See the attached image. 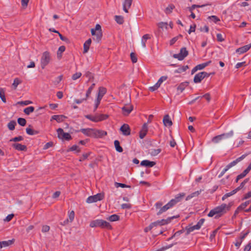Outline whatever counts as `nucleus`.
<instances>
[{
  "mask_svg": "<svg viewBox=\"0 0 251 251\" xmlns=\"http://www.w3.org/2000/svg\"><path fill=\"white\" fill-rule=\"evenodd\" d=\"M232 204V202H231L228 204L223 203L220 205L215 207L210 211L208 214V216L209 217H214L215 219L221 217L230 210Z\"/></svg>",
  "mask_w": 251,
  "mask_h": 251,
  "instance_id": "obj_1",
  "label": "nucleus"
},
{
  "mask_svg": "<svg viewBox=\"0 0 251 251\" xmlns=\"http://www.w3.org/2000/svg\"><path fill=\"white\" fill-rule=\"evenodd\" d=\"M80 131L84 135L93 138H101L107 135L106 131L96 128H82Z\"/></svg>",
  "mask_w": 251,
  "mask_h": 251,
  "instance_id": "obj_2",
  "label": "nucleus"
},
{
  "mask_svg": "<svg viewBox=\"0 0 251 251\" xmlns=\"http://www.w3.org/2000/svg\"><path fill=\"white\" fill-rule=\"evenodd\" d=\"M90 226L91 227H99L107 229H112V226L108 222L101 219L92 221L90 223Z\"/></svg>",
  "mask_w": 251,
  "mask_h": 251,
  "instance_id": "obj_3",
  "label": "nucleus"
},
{
  "mask_svg": "<svg viewBox=\"0 0 251 251\" xmlns=\"http://www.w3.org/2000/svg\"><path fill=\"white\" fill-rule=\"evenodd\" d=\"M85 117L92 122L97 123L107 119L108 115L107 114H97L95 116L86 115Z\"/></svg>",
  "mask_w": 251,
  "mask_h": 251,
  "instance_id": "obj_4",
  "label": "nucleus"
},
{
  "mask_svg": "<svg viewBox=\"0 0 251 251\" xmlns=\"http://www.w3.org/2000/svg\"><path fill=\"white\" fill-rule=\"evenodd\" d=\"M51 61V55L50 52L46 51L42 53L41 58V66L43 69Z\"/></svg>",
  "mask_w": 251,
  "mask_h": 251,
  "instance_id": "obj_5",
  "label": "nucleus"
},
{
  "mask_svg": "<svg viewBox=\"0 0 251 251\" xmlns=\"http://www.w3.org/2000/svg\"><path fill=\"white\" fill-rule=\"evenodd\" d=\"M214 73H207L205 72H200L196 74L194 78L195 83H200L205 77H208L211 75H214Z\"/></svg>",
  "mask_w": 251,
  "mask_h": 251,
  "instance_id": "obj_6",
  "label": "nucleus"
},
{
  "mask_svg": "<svg viewBox=\"0 0 251 251\" xmlns=\"http://www.w3.org/2000/svg\"><path fill=\"white\" fill-rule=\"evenodd\" d=\"M233 135V131H230V132L226 133H223L215 136L212 139V142L214 143H218L222 140L231 137Z\"/></svg>",
  "mask_w": 251,
  "mask_h": 251,
  "instance_id": "obj_7",
  "label": "nucleus"
},
{
  "mask_svg": "<svg viewBox=\"0 0 251 251\" xmlns=\"http://www.w3.org/2000/svg\"><path fill=\"white\" fill-rule=\"evenodd\" d=\"M104 197L103 193H98L96 195L89 197L86 200L87 203L95 202L98 201L102 200Z\"/></svg>",
  "mask_w": 251,
  "mask_h": 251,
  "instance_id": "obj_8",
  "label": "nucleus"
},
{
  "mask_svg": "<svg viewBox=\"0 0 251 251\" xmlns=\"http://www.w3.org/2000/svg\"><path fill=\"white\" fill-rule=\"evenodd\" d=\"M188 54V51L185 48H182L180 50V52L177 54H174L173 57L176 58L179 60H182L186 57Z\"/></svg>",
  "mask_w": 251,
  "mask_h": 251,
  "instance_id": "obj_9",
  "label": "nucleus"
},
{
  "mask_svg": "<svg viewBox=\"0 0 251 251\" xmlns=\"http://www.w3.org/2000/svg\"><path fill=\"white\" fill-rule=\"evenodd\" d=\"M58 137L61 139H65L66 140H70L72 139L71 135L68 133L64 132L62 128H58L57 130Z\"/></svg>",
  "mask_w": 251,
  "mask_h": 251,
  "instance_id": "obj_10",
  "label": "nucleus"
},
{
  "mask_svg": "<svg viewBox=\"0 0 251 251\" xmlns=\"http://www.w3.org/2000/svg\"><path fill=\"white\" fill-rule=\"evenodd\" d=\"M175 217H172L168 218L167 219H162L160 221H157L156 222H154L153 223H152V226H153V227L157 226H161L163 225H167L171 222L172 219L174 218Z\"/></svg>",
  "mask_w": 251,
  "mask_h": 251,
  "instance_id": "obj_11",
  "label": "nucleus"
},
{
  "mask_svg": "<svg viewBox=\"0 0 251 251\" xmlns=\"http://www.w3.org/2000/svg\"><path fill=\"white\" fill-rule=\"evenodd\" d=\"M204 222V219H201L198 222L197 225L189 227L187 229V232H191L193 231L195 229H197V230L199 229L201 227V226L203 225Z\"/></svg>",
  "mask_w": 251,
  "mask_h": 251,
  "instance_id": "obj_12",
  "label": "nucleus"
},
{
  "mask_svg": "<svg viewBox=\"0 0 251 251\" xmlns=\"http://www.w3.org/2000/svg\"><path fill=\"white\" fill-rule=\"evenodd\" d=\"M185 195V194L183 193H180L177 195L174 199H172L170 201V202H172V204L173 205V206L175 205H176L177 202L181 201L182 199L184 197Z\"/></svg>",
  "mask_w": 251,
  "mask_h": 251,
  "instance_id": "obj_13",
  "label": "nucleus"
},
{
  "mask_svg": "<svg viewBox=\"0 0 251 251\" xmlns=\"http://www.w3.org/2000/svg\"><path fill=\"white\" fill-rule=\"evenodd\" d=\"M120 130L124 135L127 136L130 134V129L127 124H124L120 128Z\"/></svg>",
  "mask_w": 251,
  "mask_h": 251,
  "instance_id": "obj_14",
  "label": "nucleus"
},
{
  "mask_svg": "<svg viewBox=\"0 0 251 251\" xmlns=\"http://www.w3.org/2000/svg\"><path fill=\"white\" fill-rule=\"evenodd\" d=\"M148 131V127L147 123H145L141 129L139 133V137L141 139H143L146 135Z\"/></svg>",
  "mask_w": 251,
  "mask_h": 251,
  "instance_id": "obj_15",
  "label": "nucleus"
},
{
  "mask_svg": "<svg viewBox=\"0 0 251 251\" xmlns=\"http://www.w3.org/2000/svg\"><path fill=\"white\" fill-rule=\"evenodd\" d=\"M151 37L152 35L150 34H146L142 37L141 44L143 48H145L146 47V43L147 40L151 39Z\"/></svg>",
  "mask_w": 251,
  "mask_h": 251,
  "instance_id": "obj_16",
  "label": "nucleus"
},
{
  "mask_svg": "<svg viewBox=\"0 0 251 251\" xmlns=\"http://www.w3.org/2000/svg\"><path fill=\"white\" fill-rule=\"evenodd\" d=\"M69 219H67L65 221L63 222L62 224V225L65 226L68 224L69 222L72 223L75 218V212L72 210L71 212H69L68 214Z\"/></svg>",
  "mask_w": 251,
  "mask_h": 251,
  "instance_id": "obj_17",
  "label": "nucleus"
},
{
  "mask_svg": "<svg viewBox=\"0 0 251 251\" xmlns=\"http://www.w3.org/2000/svg\"><path fill=\"white\" fill-rule=\"evenodd\" d=\"M133 110V106L131 104H126L122 108L123 114L128 115Z\"/></svg>",
  "mask_w": 251,
  "mask_h": 251,
  "instance_id": "obj_18",
  "label": "nucleus"
},
{
  "mask_svg": "<svg viewBox=\"0 0 251 251\" xmlns=\"http://www.w3.org/2000/svg\"><path fill=\"white\" fill-rule=\"evenodd\" d=\"M12 147L16 150L19 151H26L27 150L26 146L19 143H14L12 145Z\"/></svg>",
  "mask_w": 251,
  "mask_h": 251,
  "instance_id": "obj_19",
  "label": "nucleus"
},
{
  "mask_svg": "<svg viewBox=\"0 0 251 251\" xmlns=\"http://www.w3.org/2000/svg\"><path fill=\"white\" fill-rule=\"evenodd\" d=\"M173 206V205L172 204V202H170V201L168 203H167L164 206L161 207L159 212L157 213V215H160V214H162V213L167 211L168 209L172 208Z\"/></svg>",
  "mask_w": 251,
  "mask_h": 251,
  "instance_id": "obj_20",
  "label": "nucleus"
},
{
  "mask_svg": "<svg viewBox=\"0 0 251 251\" xmlns=\"http://www.w3.org/2000/svg\"><path fill=\"white\" fill-rule=\"evenodd\" d=\"M163 122L164 126H171L173 125V123L169 115H166L164 116Z\"/></svg>",
  "mask_w": 251,
  "mask_h": 251,
  "instance_id": "obj_21",
  "label": "nucleus"
},
{
  "mask_svg": "<svg viewBox=\"0 0 251 251\" xmlns=\"http://www.w3.org/2000/svg\"><path fill=\"white\" fill-rule=\"evenodd\" d=\"M133 0H125L123 4V9L126 12H128V9L130 7Z\"/></svg>",
  "mask_w": 251,
  "mask_h": 251,
  "instance_id": "obj_22",
  "label": "nucleus"
},
{
  "mask_svg": "<svg viewBox=\"0 0 251 251\" xmlns=\"http://www.w3.org/2000/svg\"><path fill=\"white\" fill-rule=\"evenodd\" d=\"M91 43H92V40L90 38V39H88L87 41H86L84 43L83 51V53H86L88 51L90 46L91 44Z\"/></svg>",
  "mask_w": 251,
  "mask_h": 251,
  "instance_id": "obj_23",
  "label": "nucleus"
},
{
  "mask_svg": "<svg viewBox=\"0 0 251 251\" xmlns=\"http://www.w3.org/2000/svg\"><path fill=\"white\" fill-rule=\"evenodd\" d=\"M15 240L14 239L8 241H4L0 242V248L7 247L13 244Z\"/></svg>",
  "mask_w": 251,
  "mask_h": 251,
  "instance_id": "obj_24",
  "label": "nucleus"
},
{
  "mask_svg": "<svg viewBox=\"0 0 251 251\" xmlns=\"http://www.w3.org/2000/svg\"><path fill=\"white\" fill-rule=\"evenodd\" d=\"M244 158V156L242 155V156L238 158L235 160L233 161L231 163H230L229 164H228L226 167L227 168L229 169L230 168L233 167L235 165H236L239 162L241 161L243 158Z\"/></svg>",
  "mask_w": 251,
  "mask_h": 251,
  "instance_id": "obj_25",
  "label": "nucleus"
},
{
  "mask_svg": "<svg viewBox=\"0 0 251 251\" xmlns=\"http://www.w3.org/2000/svg\"><path fill=\"white\" fill-rule=\"evenodd\" d=\"M106 89L105 87H100L99 89V92L97 98L102 99L103 96L106 94Z\"/></svg>",
  "mask_w": 251,
  "mask_h": 251,
  "instance_id": "obj_26",
  "label": "nucleus"
},
{
  "mask_svg": "<svg viewBox=\"0 0 251 251\" xmlns=\"http://www.w3.org/2000/svg\"><path fill=\"white\" fill-rule=\"evenodd\" d=\"M155 163L153 161H150L147 160H143L141 162V165L142 166H146V167H151L154 166Z\"/></svg>",
  "mask_w": 251,
  "mask_h": 251,
  "instance_id": "obj_27",
  "label": "nucleus"
},
{
  "mask_svg": "<svg viewBox=\"0 0 251 251\" xmlns=\"http://www.w3.org/2000/svg\"><path fill=\"white\" fill-rule=\"evenodd\" d=\"M250 50V47L248 46V45H245L243 47L238 48L236 50V52L239 53V54H242L244 52H247L248 50Z\"/></svg>",
  "mask_w": 251,
  "mask_h": 251,
  "instance_id": "obj_28",
  "label": "nucleus"
},
{
  "mask_svg": "<svg viewBox=\"0 0 251 251\" xmlns=\"http://www.w3.org/2000/svg\"><path fill=\"white\" fill-rule=\"evenodd\" d=\"M188 69L189 67L188 65L180 66L177 69L175 70L174 73L176 74H180L185 72Z\"/></svg>",
  "mask_w": 251,
  "mask_h": 251,
  "instance_id": "obj_29",
  "label": "nucleus"
},
{
  "mask_svg": "<svg viewBox=\"0 0 251 251\" xmlns=\"http://www.w3.org/2000/svg\"><path fill=\"white\" fill-rule=\"evenodd\" d=\"M66 117L64 115H53L51 117V120L56 121L57 122L60 123L63 122Z\"/></svg>",
  "mask_w": 251,
  "mask_h": 251,
  "instance_id": "obj_30",
  "label": "nucleus"
},
{
  "mask_svg": "<svg viewBox=\"0 0 251 251\" xmlns=\"http://www.w3.org/2000/svg\"><path fill=\"white\" fill-rule=\"evenodd\" d=\"M66 48L64 46H60L57 52V57L58 59H60L62 58V53L65 50Z\"/></svg>",
  "mask_w": 251,
  "mask_h": 251,
  "instance_id": "obj_31",
  "label": "nucleus"
},
{
  "mask_svg": "<svg viewBox=\"0 0 251 251\" xmlns=\"http://www.w3.org/2000/svg\"><path fill=\"white\" fill-rule=\"evenodd\" d=\"M188 85V82H185L180 83L177 87V91L182 92Z\"/></svg>",
  "mask_w": 251,
  "mask_h": 251,
  "instance_id": "obj_32",
  "label": "nucleus"
},
{
  "mask_svg": "<svg viewBox=\"0 0 251 251\" xmlns=\"http://www.w3.org/2000/svg\"><path fill=\"white\" fill-rule=\"evenodd\" d=\"M114 143L116 151L119 152H122L123 151V149L122 147H121L119 141L118 140H115Z\"/></svg>",
  "mask_w": 251,
  "mask_h": 251,
  "instance_id": "obj_33",
  "label": "nucleus"
},
{
  "mask_svg": "<svg viewBox=\"0 0 251 251\" xmlns=\"http://www.w3.org/2000/svg\"><path fill=\"white\" fill-rule=\"evenodd\" d=\"M237 192V190L235 189L233 190H232V191H231L229 193H226V194H225L223 197H222V200L223 201H224L226 199H227L228 197H230L232 195H233L234 194H235V193H236Z\"/></svg>",
  "mask_w": 251,
  "mask_h": 251,
  "instance_id": "obj_34",
  "label": "nucleus"
},
{
  "mask_svg": "<svg viewBox=\"0 0 251 251\" xmlns=\"http://www.w3.org/2000/svg\"><path fill=\"white\" fill-rule=\"evenodd\" d=\"M211 61H209L207 62L198 65L196 66V69H198V70H202L206 66H207L208 65H209L211 63Z\"/></svg>",
  "mask_w": 251,
  "mask_h": 251,
  "instance_id": "obj_35",
  "label": "nucleus"
},
{
  "mask_svg": "<svg viewBox=\"0 0 251 251\" xmlns=\"http://www.w3.org/2000/svg\"><path fill=\"white\" fill-rule=\"evenodd\" d=\"M30 126H29L27 127L26 129V132L28 134L32 135L34 134H37L39 133L38 131L34 130L32 129L31 128H30Z\"/></svg>",
  "mask_w": 251,
  "mask_h": 251,
  "instance_id": "obj_36",
  "label": "nucleus"
},
{
  "mask_svg": "<svg viewBox=\"0 0 251 251\" xmlns=\"http://www.w3.org/2000/svg\"><path fill=\"white\" fill-rule=\"evenodd\" d=\"M107 220L110 222H115L120 220V217L116 214H113L109 216Z\"/></svg>",
  "mask_w": 251,
  "mask_h": 251,
  "instance_id": "obj_37",
  "label": "nucleus"
},
{
  "mask_svg": "<svg viewBox=\"0 0 251 251\" xmlns=\"http://www.w3.org/2000/svg\"><path fill=\"white\" fill-rule=\"evenodd\" d=\"M201 192V190L197 191L196 192H195L191 194L190 195H188L186 197V200L188 201V200L191 199V198H192L193 197L198 196L200 194Z\"/></svg>",
  "mask_w": 251,
  "mask_h": 251,
  "instance_id": "obj_38",
  "label": "nucleus"
},
{
  "mask_svg": "<svg viewBox=\"0 0 251 251\" xmlns=\"http://www.w3.org/2000/svg\"><path fill=\"white\" fill-rule=\"evenodd\" d=\"M175 6L174 4H171L168 5L167 7H166L165 12L167 14H170L172 12L173 10L175 8Z\"/></svg>",
  "mask_w": 251,
  "mask_h": 251,
  "instance_id": "obj_39",
  "label": "nucleus"
},
{
  "mask_svg": "<svg viewBox=\"0 0 251 251\" xmlns=\"http://www.w3.org/2000/svg\"><path fill=\"white\" fill-rule=\"evenodd\" d=\"M95 86V84L93 83L91 85V86L88 88L86 92V98H85V100H86L90 96L92 90H93L94 87Z\"/></svg>",
  "mask_w": 251,
  "mask_h": 251,
  "instance_id": "obj_40",
  "label": "nucleus"
},
{
  "mask_svg": "<svg viewBox=\"0 0 251 251\" xmlns=\"http://www.w3.org/2000/svg\"><path fill=\"white\" fill-rule=\"evenodd\" d=\"M0 98L3 102L5 103L6 102V100L5 97V91L4 89L2 88H0Z\"/></svg>",
  "mask_w": 251,
  "mask_h": 251,
  "instance_id": "obj_41",
  "label": "nucleus"
},
{
  "mask_svg": "<svg viewBox=\"0 0 251 251\" xmlns=\"http://www.w3.org/2000/svg\"><path fill=\"white\" fill-rule=\"evenodd\" d=\"M95 31H98L97 32V36L99 38V39H100L101 37V26L100 25L97 24L95 28L94 29Z\"/></svg>",
  "mask_w": 251,
  "mask_h": 251,
  "instance_id": "obj_42",
  "label": "nucleus"
},
{
  "mask_svg": "<svg viewBox=\"0 0 251 251\" xmlns=\"http://www.w3.org/2000/svg\"><path fill=\"white\" fill-rule=\"evenodd\" d=\"M16 123L15 121H10L7 125L8 128L10 130H13L15 129Z\"/></svg>",
  "mask_w": 251,
  "mask_h": 251,
  "instance_id": "obj_43",
  "label": "nucleus"
},
{
  "mask_svg": "<svg viewBox=\"0 0 251 251\" xmlns=\"http://www.w3.org/2000/svg\"><path fill=\"white\" fill-rule=\"evenodd\" d=\"M22 83V80H20L19 78H16L14 79L13 83L12 84V86H13L14 89H16L18 85Z\"/></svg>",
  "mask_w": 251,
  "mask_h": 251,
  "instance_id": "obj_44",
  "label": "nucleus"
},
{
  "mask_svg": "<svg viewBox=\"0 0 251 251\" xmlns=\"http://www.w3.org/2000/svg\"><path fill=\"white\" fill-rule=\"evenodd\" d=\"M34 110V108L33 106L28 107L24 109V112L26 115H29L30 113L33 112Z\"/></svg>",
  "mask_w": 251,
  "mask_h": 251,
  "instance_id": "obj_45",
  "label": "nucleus"
},
{
  "mask_svg": "<svg viewBox=\"0 0 251 251\" xmlns=\"http://www.w3.org/2000/svg\"><path fill=\"white\" fill-rule=\"evenodd\" d=\"M217 37V40L218 42H223L225 41V36L221 34V33H217L216 35Z\"/></svg>",
  "mask_w": 251,
  "mask_h": 251,
  "instance_id": "obj_46",
  "label": "nucleus"
},
{
  "mask_svg": "<svg viewBox=\"0 0 251 251\" xmlns=\"http://www.w3.org/2000/svg\"><path fill=\"white\" fill-rule=\"evenodd\" d=\"M115 19L116 22L119 24H122L124 22V18L121 16H116Z\"/></svg>",
  "mask_w": 251,
  "mask_h": 251,
  "instance_id": "obj_47",
  "label": "nucleus"
},
{
  "mask_svg": "<svg viewBox=\"0 0 251 251\" xmlns=\"http://www.w3.org/2000/svg\"><path fill=\"white\" fill-rule=\"evenodd\" d=\"M250 201H245V202L241 203L239 206V209H241L242 210H245L246 207L250 204Z\"/></svg>",
  "mask_w": 251,
  "mask_h": 251,
  "instance_id": "obj_48",
  "label": "nucleus"
},
{
  "mask_svg": "<svg viewBox=\"0 0 251 251\" xmlns=\"http://www.w3.org/2000/svg\"><path fill=\"white\" fill-rule=\"evenodd\" d=\"M76 151L77 152H79L80 151V149L78 146L73 145L68 150V151Z\"/></svg>",
  "mask_w": 251,
  "mask_h": 251,
  "instance_id": "obj_49",
  "label": "nucleus"
},
{
  "mask_svg": "<svg viewBox=\"0 0 251 251\" xmlns=\"http://www.w3.org/2000/svg\"><path fill=\"white\" fill-rule=\"evenodd\" d=\"M157 26L159 28L163 29H167L168 28V24L167 23L160 22L157 24Z\"/></svg>",
  "mask_w": 251,
  "mask_h": 251,
  "instance_id": "obj_50",
  "label": "nucleus"
},
{
  "mask_svg": "<svg viewBox=\"0 0 251 251\" xmlns=\"http://www.w3.org/2000/svg\"><path fill=\"white\" fill-rule=\"evenodd\" d=\"M90 154V152L83 154L79 158V161L80 162L84 161L87 159Z\"/></svg>",
  "mask_w": 251,
  "mask_h": 251,
  "instance_id": "obj_51",
  "label": "nucleus"
},
{
  "mask_svg": "<svg viewBox=\"0 0 251 251\" xmlns=\"http://www.w3.org/2000/svg\"><path fill=\"white\" fill-rule=\"evenodd\" d=\"M82 75V74L80 72H77L74 74L72 77V78L74 80H75L78 78H80Z\"/></svg>",
  "mask_w": 251,
  "mask_h": 251,
  "instance_id": "obj_52",
  "label": "nucleus"
},
{
  "mask_svg": "<svg viewBox=\"0 0 251 251\" xmlns=\"http://www.w3.org/2000/svg\"><path fill=\"white\" fill-rule=\"evenodd\" d=\"M130 56L132 62L133 63H136L137 61V58L135 53H134V52H131L130 53Z\"/></svg>",
  "mask_w": 251,
  "mask_h": 251,
  "instance_id": "obj_53",
  "label": "nucleus"
},
{
  "mask_svg": "<svg viewBox=\"0 0 251 251\" xmlns=\"http://www.w3.org/2000/svg\"><path fill=\"white\" fill-rule=\"evenodd\" d=\"M247 174H248L247 173H245V171H244L242 173H241L237 176L235 180L236 182H237L239 181V180L244 177Z\"/></svg>",
  "mask_w": 251,
  "mask_h": 251,
  "instance_id": "obj_54",
  "label": "nucleus"
},
{
  "mask_svg": "<svg viewBox=\"0 0 251 251\" xmlns=\"http://www.w3.org/2000/svg\"><path fill=\"white\" fill-rule=\"evenodd\" d=\"M26 120L24 118H19L18 119V123L22 126H25L26 124Z\"/></svg>",
  "mask_w": 251,
  "mask_h": 251,
  "instance_id": "obj_55",
  "label": "nucleus"
},
{
  "mask_svg": "<svg viewBox=\"0 0 251 251\" xmlns=\"http://www.w3.org/2000/svg\"><path fill=\"white\" fill-rule=\"evenodd\" d=\"M248 181V179H245L240 185L239 187H238L236 189L237 192L241 190L242 188L244 187L246 183Z\"/></svg>",
  "mask_w": 251,
  "mask_h": 251,
  "instance_id": "obj_56",
  "label": "nucleus"
},
{
  "mask_svg": "<svg viewBox=\"0 0 251 251\" xmlns=\"http://www.w3.org/2000/svg\"><path fill=\"white\" fill-rule=\"evenodd\" d=\"M115 185L116 187H120L122 188H129V187H130V186L127 185L126 184H123V183H118V182H116L115 183Z\"/></svg>",
  "mask_w": 251,
  "mask_h": 251,
  "instance_id": "obj_57",
  "label": "nucleus"
},
{
  "mask_svg": "<svg viewBox=\"0 0 251 251\" xmlns=\"http://www.w3.org/2000/svg\"><path fill=\"white\" fill-rule=\"evenodd\" d=\"M23 140V137L21 136H19L18 137H16L13 138H12L10 140V142H19L22 141Z\"/></svg>",
  "mask_w": 251,
  "mask_h": 251,
  "instance_id": "obj_58",
  "label": "nucleus"
},
{
  "mask_svg": "<svg viewBox=\"0 0 251 251\" xmlns=\"http://www.w3.org/2000/svg\"><path fill=\"white\" fill-rule=\"evenodd\" d=\"M160 86L156 83L154 86L150 87L149 89L150 91L153 92L157 90Z\"/></svg>",
  "mask_w": 251,
  "mask_h": 251,
  "instance_id": "obj_59",
  "label": "nucleus"
},
{
  "mask_svg": "<svg viewBox=\"0 0 251 251\" xmlns=\"http://www.w3.org/2000/svg\"><path fill=\"white\" fill-rule=\"evenodd\" d=\"M161 152V149H154L152 150L151 152V154L152 155L155 156L159 154Z\"/></svg>",
  "mask_w": 251,
  "mask_h": 251,
  "instance_id": "obj_60",
  "label": "nucleus"
},
{
  "mask_svg": "<svg viewBox=\"0 0 251 251\" xmlns=\"http://www.w3.org/2000/svg\"><path fill=\"white\" fill-rule=\"evenodd\" d=\"M167 76H161L159 79V80H158V81L157 82V83L160 86L161 84H162V83L165 81L166 80H167Z\"/></svg>",
  "mask_w": 251,
  "mask_h": 251,
  "instance_id": "obj_61",
  "label": "nucleus"
},
{
  "mask_svg": "<svg viewBox=\"0 0 251 251\" xmlns=\"http://www.w3.org/2000/svg\"><path fill=\"white\" fill-rule=\"evenodd\" d=\"M53 146V143L52 142H49L47 143H46L45 146H44L43 149L44 150H47L50 147H51Z\"/></svg>",
  "mask_w": 251,
  "mask_h": 251,
  "instance_id": "obj_62",
  "label": "nucleus"
},
{
  "mask_svg": "<svg viewBox=\"0 0 251 251\" xmlns=\"http://www.w3.org/2000/svg\"><path fill=\"white\" fill-rule=\"evenodd\" d=\"M50 229V227L49 226L44 225L42 226V231L43 232H47L49 231Z\"/></svg>",
  "mask_w": 251,
  "mask_h": 251,
  "instance_id": "obj_63",
  "label": "nucleus"
},
{
  "mask_svg": "<svg viewBox=\"0 0 251 251\" xmlns=\"http://www.w3.org/2000/svg\"><path fill=\"white\" fill-rule=\"evenodd\" d=\"M209 18L212 20L214 23H216L217 22H219L220 21L219 18H218L216 16H211L209 17Z\"/></svg>",
  "mask_w": 251,
  "mask_h": 251,
  "instance_id": "obj_64",
  "label": "nucleus"
}]
</instances>
